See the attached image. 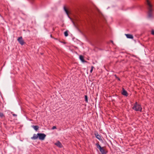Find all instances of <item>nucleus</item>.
<instances>
[{"instance_id": "10", "label": "nucleus", "mask_w": 154, "mask_h": 154, "mask_svg": "<svg viewBox=\"0 0 154 154\" xmlns=\"http://www.w3.org/2000/svg\"><path fill=\"white\" fill-rule=\"evenodd\" d=\"M32 127L35 130L37 131L38 130L39 128L38 126H32Z\"/></svg>"}, {"instance_id": "9", "label": "nucleus", "mask_w": 154, "mask_h": 154, "mask_svg": "<svg viewBox=\"0 0 154 154\" xmlns=\"http://www.w3.org/2000/svg\"><path fill=\"white\" fill-rule=\"evenodd\" d=\"M79 59L83 62H86L84 60V57L82 55H80L79 56Z\"/></svg>"}, {"instance_id": "6", "label": "nucleus", "mask_w": 154, "mask_h": 154, "mask_svg": "<svg viewBox=\"0 0 154 154\" xmlns=\"http://www.w3.org/2000/svg\"><path fill=\"white\" fill-rule=\"evenodd\" d=\"M55 145L60 148H61L63 146L62 144L59 141H57L56 143H55Z\"/></svg>"}, {"instance_id": "16", "label": "nucleus", "mask_w": 154, "mask_h": 154, "mask_svg": "<svg viewBox=\"0 0 154 154\" xmlns=\"http://www.w3.org/2000/svg\"><path fill=\"white\" fill-rule=\"evenodd\" d=\"M85 101L86 102H88V97L87 95L85 96Z\"/></svg>"}, {"instance_id": "5", "label": "nucleus", "mask_w": 154, "mask_h": 154, "mask_svg": "<svg viewBox=\"0 0 154 154\" xmlns=\"http://www.w3.org/2000/svg\"><path fill=\"white\" fill-rule=\"evenodd\" d=\"M125 35L128 38L133 39L134 38L133 36L132 35L130 34H125Z\"/></svg>"}, {"instance_id": "12", "label": "nucleus", "mask_w": 154, "mask_h": 154, "mask_svg": "<svg viewBox=\"0 0 154 154\" xmlns=\"http://www.w3.org/2000/svg\"><path fill=\"white\" fill-rule=\"evenodd\" d=\"M96 137L99 140H101V137L100 135L98 134H96Z\"/></svg>"}, {"instance_id": "19", "label": "nucleus", "mask_w": 154, "mask_h": 154, "mask_svg": "<svg viewBox=\"0 0 154 154\" xmlns=\"http://www.w3.org/2000/svg\"><path fill=\"white\" fill-rule=\"evenodd\" d=\"M72 22V23H73V25H74V26L75 28H77V27H76V25H75V24L73 22V21Z\"/></svg>"}, {"instance_id": "17", "label": "nucleus", "mask_w": 154, "mask_h": 154, "mask_svg": "<svg viewBox=\"0 0 154 154\" xmlns=\"http://www.w3.org/2000/svg\"><path fill=\"white\" fill-rule=\"evenodd\" d=\"M94 67L93 66H92L91 67V69L90 70V72L92 73L93 70V69L94 68Z\"/></svg>"}, {"instance_id": "21", "label": "nucleus", "mask_w": 154, "mask_h": 154, "mask_svg": "<svg viewBox=\"0 0 154 154\" xmlns=\"http://www.w3.org/2000/svg\"><path fill=\"white\" fill-rule=\"evenodd\" d=\"M56 128V127L55 126H54L52 128V129L53 130Z\"/></svg>"}, {"instance_id": "14", "label": "nucleus", "mask_w": 154, "mask_h": 154, "mask_svg": "<svg viewBox=\"0 0 154 154\" xmlns=\"http://www.w3.org/2000/svg\"><path fill=\"white\" fill-rule=\"evenodd\" d=\"M64 34L66 37H67L68 35V31H65L64 33Z\"/></svg>"}, {"instance_id": "25", "label": "nucleus", "mask_w": 154, "mask_h": 154, "mask_svg": "<svg viewBox=\"0 0 154 154\" xmlns=\"http://www.w3.org/2000/svg\"><path fill=\"white\" fill-rule=\"evenodd\" d=\"M149 16L150 17V16H151V15H150V14H149Z\"/></svg>"}, {"instance_id": "1", "label": "nucleus", "mask_w": 154, "mask_h": 154, "mask_svg": "<svg viewBox=\"0 0 154 154\" xmlns=\"http://www.w3.org/2000/svg\"><path fill=\"white\" fill-rule=\"evenodd\" d=\"M132 109L136 111H140L141 112L142 108L141 106L137 104V102H136Z\"/></svg>"}, {"instance_id": "20", "label": "nucleus", "mask_w": 154, "mask_h": 154, "mask_svg": "<svg viewBox=\"0 0 154 154\" xmlns=\"http://www.w3.org/2000/svg\"><path fill=\"white\" fill-rule=\"evenodd\" d=\"M115 77H116V79H117L119 81H120V79L118 78V77H117L116 75H115Z\"/></svg>"}, {"instance_id": "15", "label": "nucleus", "mask_w": 154, "mask_h": 154, "mask_svg": "<svg viewBox=\"0 0 154 154\" xmlns=\"http://www.w3.org/2000/svg\"><path fill=\"white\" fill-rule=\"evenodd\" d=\"M96 145L97 146V147L99 149H100V148H101V147L100 146V145L98 143H96Z\"/></svg>"}, {"instance_id": "2", "label": "nucleus", "mask_w": 154, "mask_h": 154, "mask_svg": "<svg viewBox=\"0 0 154 154\" xmlns=\"http://www.w3.org/2000/svg\"><path fill=\"white\" fill-rule=\"evenodd\" d=\"M147 4L148 6V9L149 12L151 13L153 11V9H152V5L148 0H147Z\"/></svg>"}, {"instance_id": "7", "label": "nucleus", "mask_w": 154, "mask_h": 154, "mask_svg": "<svg viewBox=\"0 0 154 154\" xmlns=\"http://www.w3.org/2000/svg\"><path fill=\"white\" fill-rule=\"evenodd\" d=\"M122 94L125 96H127L128 95V94L127 92L124 89H122Z\"/></svg>"}, {"instance_id": "4", "label": "nucleus", "mask_w": 154, "mask_h": 154, "mask_svg": "<svg viewBox=\"0 0 154 154\" xmlns=\"http://www.w3.org/2000/svg\"><path fill=\"white\" fill-rule=\"evenodd\" d=\"M17 40L20 44L21 45H23L25 43L21 36L19 37L17 39Z\"/></svg>"}, {"instance_id": "3", "label": "nucleus", "mask_w": 154, "mask_h": 154, "mask_svg": "<svg viewBox=\"0 0 154 154\" xmlns=\"http://www.w3.org/2000/svg\"><path fill=\"white\" fill-rule=\"evenodd\" d=\"M38 135L39 139L42 140H44L46 136V135L43 133H38Z\"/></svg>"}, {"instance_id": "11", "label": "nucleus", "mask_w": 154, "mask_h": 154, "mask_svg": "<svg viewBox=\"0 0 154 154\" xmlns=\"http://www.w3.org/2000/svg\"><path fill=\"white\" fill-rule=\"evenodd\" d=\"M100 152H101L102 154H105V151L103 148L101 147L99 149Z\"/></svg>"}, {"instance_id": "23", "label": "nucleus", "mask_w": 154, "mask_h": 154, "mask_svg": "<svg viewBox=\"0 0 154 154\" xmlns=\"http://www.w3.org/2000/svg\"><path fill=\"white\" fill-rule=\"evenodd\" d=\"M13 116H17V115L16 114H13Z\"/></svg>"}, {"instance_id": "22", "label": "nucleus", "mask_w": 154, "mask_h": 154, "mask_svg": "<svg viewBox=\"0 0 154 154\" xmlns=\"http://www.w3.org/2000/svg\"><path fill=\"white\" fill-rule=\"evenodd\" d=\"M151 33H152V34L153 35H154V30H152Z\"/></svg>"}, {"instance_id": "24", "label": "nucleus", "mask_w": 154, "mask_h": 154, "mask_svg": "<svg viewBox=\"0 0 154 154\" xmlns=\"http://www.w3.org/2000/svg\"><path fill=\"white\" fill-rule=\"evenodd\" d=\"M111 42L113 44V41H111Z\"/></svg>"}, {"instance_id": "13", "label": "nucleus", "mask_w": 154, "mask_h": 154, "mask_svg": "<svg viewBox=\"0 0 154 154\" xmlns=\"http://www.w3.org/2000/svg\"><path fill=\"white\" fill-rule=\"evenodd\" d=\"M0 117L2 118L5 117V116L2 113L0 112Z\"/></svg>"}, {"instance_id": "18", "label": "nucleus", "mask_w": 154, "mask_h": 154, "mask_svg": "<svg viewBox=\"0 0 154 154\" xmlns=\"http://www.w3.org/2000/svg\"><path fill=\"white\" fill-rule=\"evenodd\" d=\"M64 11H65L66 12V14L68 15V11L66 9V8H65V7H64Z\"/></svg>"}, {"instance_id": "8", "label": "nucleus", "mask_w": 154, "mask_h": 154, "mask_svg": "<svg viewBox=\"0 0 154 154\" xmlns=\"http://www.w3.org/2000/svg\"><path fill=\"white\" fill-rule=\"evenodd\" d=\"M38 138V134H34L33 135V136L31 137V139L33 140H36Z\"/></svg>"}]
</instances>
